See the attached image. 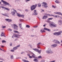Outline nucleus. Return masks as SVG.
Here are the masks:
<instances>
[{
	"label": "nucleus",
	"instance_id": "obj_49",
	"mask_svg": "<svg viewBox=\"0 0 62 62\" xmlns=\"http://www.w3.org/2000/svg\"><path fill=\"white\" fill-rule=\"evenodd\" d=\"M59 23H62V21H61V20H60L59 21Z\"/></svg>",
	"mask_w": 62,
	"mask_h": 62
},
{
	"label": "nucleus",
	"instance_id": "obj_7",
	"mask_svg": "<svg viewBox=\"0 0 62 62\" xmlns=\"http://www.w3.org/2000/svg\"><path fill=\"white\" fill-rule=\"evenodd\" d=\"M14 29L16 30H18V26L15 24H14Z\"/></svg>",
	"mask_w": 62,
	"mask_h": 62
},
{
	"label": "nucleus",
	"instance_id": "obj_9",
	"mask_svg": "<svg viewBox=\"0 0 62 62\" xmlns=\"http://www.w3.org/2000/svg\"><path fill=\"white\" fill-rule=\"evenodd\" d=\"M53 41L55 43H57V44H60V43L58 40L56 39L54 40Z\"/></svg>",
	"mask_w": 62,
	"mask_h": 62
},
{
	"label": "nucleus",
	"instance_id": "obj_1",
	"mask_svg": "<svg viewBox=\"0 0 62 62\" xmlns=\"http://www.w3.org/2000/svg\"><path fill=\"white\" fill-rule=\"evenodd\" d=\"M62 33V31H59L58 32H55L53 33L54 35H56V36H59L61 35V34Z\"/></svg>",
	"mask_w": 62,
	"mask_h": 62
},
{
	"label": "nucleus",
	"instance_id": "obj_31",
	"mask_svg": "<svg viewBox=\"0 0 62 62\" xmlns=\"http://www.w3.org/2000/svg\"><path fill=\"white\" fill-rule=\"evenodd\" d=\"M14 33H19V32L16 31H14Z\"/></svg>",
	"mask_w": 62,
	"mask_h": 62
},
{
	"label": "nucleus",
	"instance_id": "obj_29",
	"mask_svg": "<svg viewBox=\"0 0 62 62\" xmlns=\"http://www.w3.org/2000/svg\"><path fill=\"white\" fill-rule=\"evenodd\" d=\"M26 27H27L28 28H30V26L28 25H26Z\"/></svg>",
	"mask_w": 62,
	"mask_h": 62
},
{
	"label": "nucleus",
	"instance_id": "obj_42",
	"mask_svg": "<svg viewBox=\"0 0 62 62\" xmlns=\"http://www.w3.org/2000/svg\"><path fill=\"white\" fill-rule=\"evenodd\" d=\"M11 52H14V50H11Z\"/></svg>",
	"mask_w": 62,
	"mask_h": 62
},
{
	"label": "nucleus",
	"instance_id": "obj_45",
	"mask_svg": "<svg viewBox=\"0 0 62 62\" xmlns=\"http://www.w3.org/2000/svg\"><path fill=\"white\" fill-rule=\"evenodd\" d=\"M0 60H2V61H4V60L3 59L1 58H0Z\"/></svg>",
	"mask_w": 62,
	"mask_h": 62
},
{
	"label": "nucleus",
	"instance_id": "obj_53",
	"mask_svg": "<svg viewBox=\"0 0 62 62\" xmlns=\"http://www.w3.org/2000/svg\"><path fill=\"white\" fill-rule=\"evenodd\" d=\"M24 52H22L21 53V54H24Z\"/></svg>",
	"mask_w": 62,
	"mask_h": 62
},
{
	"label": "nucleus",
	"instance_id": "obj_22",
	"mask_svg": "<svg viewBox=\"0 0 62 62\" xmlns=\"http://www.w3.org/2000/svg\"><path fill=\"white\" fill-rule=\"evenodd\" d=\"M18 48L16 47H14L13 48V49L14 50H16Z\"/></svg>",
	"mask_w": 62,
	"mask_h": 62
},
{
	"label": "nucleus",
	"instance_id": "obj_37",
	"mask_svg": "<svg viewBox=\"0 0 62 62\" xmlns=\"http://www.w3.org/2000/svg\"><path fill=\"white\" fill-rule=\"evenodd\" d=\"M22 21H23V19H20L19 20V22H22Z\"/></svg>",
	"mask_w": 62,
	"mask_h": 62
},
{
	"label": "nucleus",
	"instance_id": "obj_54",
	"mask_svg": "<svg viewBox=\"0 0 62 62\" xmlns=\"http://www.w3.org/2000/svg\"><path fill=\"white\" fill-rule=\"evenodd\" d=\"M55 62V61H51V62Z\"/></svg>",
	"mask_w": 62,
	"mask_h": 62
},
{
	"label": "nucleus",
	"instance_id": "obj_5",
	"mask_svg": "<svg viewBox=\"0 0 62 62\" xmlns=\"http://www.w3.org/2000/svg\"><path fill=\"white\" fill-rule=\"evenodd\" d=\"M43 5H42V7L43 8H47L48 7V6L47 5V4L46 3V2H43L42 3Z\"/></svg>",
	"mask_w": 62,
	"mask_h": 62
},
{
	"label": "nucleus",
	"instance_id": "obj_23",
	"mask_svg": "<svg viewBox=\"0 0 62 62\" xmlns=\"http://www.w3.org/2000/svg\"><path fill=\"white\" fill-rule=\"evenodd\" d=\"M55 2L56 3H57V4H59V3H60V2L58 1V0L55 1Z\"/></svg>",
	"mask_w": 62,
	"mask_h": 62
},
{
	"label": "nucleus",
	"instance_id": "obj_26",
	"mask_svg": "<svg viewBox=\"0 0 62 62\" xmlns=\"http://www.w3.org/2000/svg\"><path fill=\"white\" fill-rule=\"evenodd\" d=\"M33 15H38V13L37 12H35L33 13Z\"/></svg>",
	"mask_w": 62,
	"mask_h": 62
},
{
	"label": "nucleus",
	"instance_id": "obj_2",
	"mask_svg": "<svg viewBox=\"0 0 62 62\" xmlns=\"http://www.w3.org/2000/svg\"><path fill=\"white\" fill-rule=\"evenodd\" d=\"M11 11L12 12L11 13V14L13 16H15V12L17 13V11L14 9H12Z\"/></svg>",
	"mask_w": 62,
	"mask_h": 62
},
{
	"label": "nucleus",
	"instance_id": "obj_28",
	"mask_svg": "<svg viewBox=\"0 0 62 62\" xmlns=\"http://www.w3.org/2000/svg\"><path fill=\"white\" fill-rule=\"evenodd\" d=\"M38 7H41V4L39 3L38 4Z\"/></svg>",
	"mask_w": 62,
	"mask_h": 62
},
{
	"label": "nucleus",
	"instance_id": "obj_47",
	"mask_svg": "<svg viewBox=\"0 0 62 62\" xmlns=\"http://www.w3.org/2000/svg\"><path fill=\"white\" fill-rule=\"evenodd\" d=\"M58 12H54V13H55L56 14H58Z\"/></svg>",
	"mask_w": 62,
	"mask_h": 62
},
{
	"label": "nucleus",
	"instance_id": "obj_51",
	"mask_svg": "<svg viewBox=\"0 0 62 62\" xmlns=\"http://www.w3.org/2000/svg\"><path fill=\"white\" fill-rule=\"evenodd\" d=\"M42 62H45V61L44 60H42Z\"/></svg>",
	"mask_w": 62,
	"mask_h": 62
},
{
	"label": "nucleus",
	"instance_id": "obj_55",
	"mask_svg": "<svg viewBox=\"0 0 62 62\" xmlns=\"http://www.w3.org/2000/svg\"><path fill=\"white\" fill-rule=\"evenodd\" d=\"M4 35H2L1 34L0 36L1 37H3V36H4Z\"/></svg>",
	"mask_w": 62,
	"mask_h": 62
},
{
	"label": "nucleus",
	"instance_id": "obj_10",
	"mask_svg": "<svg viewBox=\"0 0 62 62\" xmlns=\"http://www.w3.org/2000/svg\"><path fill=\"white\" fill-rule=\"evenodd\" d=\"M17 16H18V17H24V15H20L18 13H17Z\"/></svg>",
	"mask_w": 62,
	"mask_h": 62
},
{
	"label": "nucleus",
	"instance_id": "obj_33",
	"mask_svg": "<svg viewBox=\"0 0 62 62\" xmlns=\"http://www.w3.org/2000/svg\"><path fill=\"white\" fill-rule=\"evenodd\" d=\"M11 58L12 59H13V56L12 55H11Z\"/></svg>",
	"mask_w": 62,
	"mask_h": 62
},
{
	"label": "nucleus",
	"instance_id": "obj_44",
	"mask_svg": "<svg viewBox=\"0 0 62 62\" xmlns=\"http://www.w3.org/2000/svg\"><path fill=\"white\" fill-rule=\"evenodd\" d=\"M58 14H59V15H61V13L60 12H58Z\"/></svg>",
	"mask_w": 62,
	"mask_h": 62
},
{
	"label": "nucleus",
	"instance_id": "obj_52",
	"mask_svg": "<svg viewBox=\"0 0 62 62\" xmlns=\"http://www.w3.org/2000/svg\"><path fill=\"white\" fill-rule=\"evenodd\" d=\"M37 47L38 48H40V47L39 46H37Z\"/></svg>",
	"mask_w": 62,
	"mask_h": 62
},
{
	"label": "nucleus",
	"instance_id": "obj_13",
	"mask_svg": "<svg viewBox=\"0 0 62 62\" xmlns=\"http://www.w3.org/2000/svg\"><path fill=\"white\" fill-rule=\"evenodd\" d=\"M2 8H4V9H5L6 10H8V11H9L10 10V9H9L8 8H6V7H2Z\"/></svg>",
	"mask_w": 62,
	"mask_h": 62
},
{
	"label": "nucleus",
	"instance_id": "obj_15",
	"mask_svg": "<svg viewBox=\"0 0 62 62\" xmlns=\"http://www.w3.org/2000/svg\"><path fill=\"white\" fill-rule=\"evenodd\" d=\"M15 37L16 38H19V37H21V35L18 34L17 35H15Z\"/></svg>",
	"mask_w": 62,
	"mask_h": 62
},
{
	"label": "nucleus",
	"instance_id": "obj_16",
	"mask_svg": "<svg viewBox=\"0 0 62 62\" xmlns=\"http://www.w3.org/2000/svg\"><path fill=\"white\" fill-rule=\"evenodd\" d=\"M48 18V16H44L42 18L43 19H46Z\"/></svg>",
	"mask_w": 62,
	"mask_h": 62
},
{
	"label": "nucleus",
	"instance_id": "obj_18",
	"mask_svg": "<svg viewBox=\"0 0 62 62\" xmlns=\"http://www.w3.org/2000/svg\"><path fill=\"white\" fill-rule=\"evenodd\" d=\"M19 25L20 26V28L21 29H23V28L22 27V24H19Z\"/></svg>",
	"mask_w": 62,
	"mask_h": 62
},
{
	"label": "nucleus",
	"instance_id": "obj_48",
	"mask_svg": "<svg viewBox=\"0 0 62 62\" xmlns=\"http://www.w3.org/2000/svg\"><path fill=\"white\" fill-rule=\"evenodd\" d=\"M25 11H28V10L27 9H26L25 10Z\"/></svg>",
	"mask_w": 62,
	"mask_h": 62
},
{
	"label": "nucleus",
	"instance_id": "obj_64",
	"mask_svg": "<svg viewBox=\"0 0 62 62\" xmlns=\"http://www.w3.org/2000/svg\"><path fill=\"white\" fill-rule=\"evenodd\" d=\"M43 26H44V27H45V25H43Z\"/></svg>",
	"mask_w": 62,
	"mask_h": 62
},
{
	"label": "nucleus",
	"instance_id": "obj_6",
	"mask_svg": "<svg viewBox=\"0 0 62 62\" xmlns=\"http://www.w3.org/2000/svg\"><path fill=\"white\" fill-rule=\"evenodd\" d=\"M1 2H3V4H5V5H8V6H10V4H9L8 3V2L5 1L3 0H1Z\"/></svg>",
	"mask_w": 62,
	"mask_h": 62
},
{
	"label": "nucleus",
	"instance_id": "obj_41",
	"mask_svg": "<svg viewBox=\"0 0 62 62\" xmlns=\"http://www.w3.org/2000/svg\"><path fill=\"white\" fill-rule=\"evenodd\" d=\"M6 26H2V28H6Z\"/></svg>",
	"mask_w": 62,
	"mask_h": 62
},
{
	"label": "nucleus",
	"instance_id": "obj_27",
	"mask_svg": "<svg viewBox=\"0 0 62 62\" xmlns=\"http://www.w3.org/2000/svg\"><path fill=\"white\" fill-rule=\"evenodd\" d=\"M1 14L3 16H8L7 15V14Z\"/></svg>",
	"mask_w": 62,
	"mask_h": 62
},
{
	"label": "nucleus",
	"instance_id": "obj_46",
	"mask_svg": "<svg viewBox=\"0 0 62 62\" xmlns=\"http://www.w3.org/2000/svg\"><path fill=\"white\" fill-rule=\"evenodd\" d=\"M38 58H41V56H39L38 57Z\"/></svg>",
	"mask_w": 62,
	"mask_h": 62
},
{
	"label": "nucleus",
	"instance_id": "obj_38",
	"mask_svg": "<svg viewBox=\"0 0 62 62\" xmlns=\"http://www.w3.org/2000/svg\"><path fill=\"white\" fill-rule=\"evenodd\" d=\"M8 31H12V30H11V29H8Z\"/></svg>",
	"mask_w": 62,
	"mask_h": 62
},
{
	"label": "nucleus",
	"instance_id": "obj_30",
	"mask_svg": "<svg viewBox=\"0 0 62 62\" xmlns=\"http://www.w3.org/2000/svg\"><path fill=\"white\" fill-rule=\"evenodd\" d=\"M2 43H4L5 42V43H6V41H5V40H3L2 41Z\"/></svg>",
	"mask_w": 62,
	"mask_h": 62
},
{
	"label": "nucleus",
	"instance_id": "obj_50",
	"mask_svg": "<svg viewBox=\"0 0 62 62\" xmlns=\"http://www.w3.org/2000/svg\"><path fill=\"white\" fill-rule=\"evenodd\" d=\"M38 27V26H36L34 27H35V28H36V27Z\"/></svg>",
	"mask_w": 62,
	"mask_h": 62
},
{
	"label": "nucleus",
	"instance_id": "obj_43",
	"mask_svg": "<svg viewBox=\"0 0 62 62\" xmlns=\"http://www.w3.org/2000/svg\"><path fill=\"white\" fill-rule=\"evenodd\" d=\"M29 58H32V56H30L29 57Z\"/></svg>",
	"mask_w": 62,
	"mask_h": 62
},
{
	"label": "nucleus",
	"instance_id": "obj_11",
	"mask_svg": "<svg viewBox=\"0 0 62 62\" xmlns=\"http://www.w3.org/2000/svg\"><path fill=\"white\" fill-rule=\"evenodd\" d=\"M51 26H52L54 27H56L57 26L53 22L51 24Z\"/></svg>",
	"mask_w": 62,
	"mask_h": 62
},
{
	"label": "nucleus",
	"instance_id": "obj_32",
	"mask_svg": "<svg viewBox=\"0 0 62 62\" xmlns=\"http://www.w3.org/2000/svg\"><path fill=\"white\" fill-rule=\"evenodd\" d=\"M20 45H18L16 47V48H17L18 49V47H20Z\"/></svg>",
	"mask_w": 62,
	"mask_h": 62
},
{
	"label": "nucleus",
	"instance_id": "obj_34",
	"mask_svg": "<svg viewBox=\"0 0 62 62\" xmlns=\"http://www.w3.org/2000/svg\"><path fill=\"white\" fill-rule=\"evenodd\" d=\"M53 18H50L48 19V20H53Z\"/></svg>",
	"mask_w": 62,
	"mask_h": 62
},
{
	"label": "nucleus",
	"instance_id": "obj_59",
	"mask_svg": "<svg viewBox=\"0 0 62 62\" xmlns=\"http://www.w3.org/2000/svg\"><path fill=\"white\" fill-rule=\"evenodd\" d=\"M2 7H4L0 6V8H2Z\"/></svg>",
	"mask_w": 62,
	"mask_h": 62
},
{
	"label": "nucleus",
	"instance_id": "obj_17",
	"mask_svg": "<svg viewBox=\"0 0 62 62\" xmlns=\"http://www.w3.org/2000/svg\"><path fill=\"white\" fill-rule=\"evenodd\" d=\"M44 29L45 30H47V31H49V32H50L51 31V30L48 29L47 28H44Z\"/></svg>",
	"mask_w": 62,
	"mask_h": 62
},
{
	"label": "nucleus",
	"instance_id": "obj_62",
	"mask_svg": "<svg viewBox=\"0 0 62 62\" xmlns=\"http://www.w3.org/2000/svg\"><path fill=\"white\" fill-rule=\"evenodd\" d=\"M28 46H30V47H31V45H29Z\"/></svg>",
	"mask_w": 62,
	"mask_h": 62
},
{
	"label": "nucleus",
	"instance_id": "obj_8",
	"mask_svg": "<svg viewBox=\"0 0 62 62\" xmlns=\"http://www.w3.org/2000/svg\"><path fill=\"white\" fill-rule=\"evenodd\" d=\"M32 50H34V51H36V52H37L39 54H40L41 53V50H39L38 49H32Z\"/></svg>",
	"mask_w": 62,
	"mask_h": 62
},
{
	"label": "nucleus",
	"instance_id": "obj_61",
	"mask_svg": "<svg viewBox=\"0 0 62 62\" xmlns=\"http://www.w3.org/2000/svg\"><path fill=\"white\" fill-rule=\"evenodd\" d=\"M31 36H32V37H34V35H31Z\"/></svg>",
	"mask_w": 62,
	"mask_h": 62
},
{
	"label": "nucleus",
	"instance_id": "obj_63",
	"mask_svg": "<svg viewBox=\"0 0 62 62\" xmlns=\"http://www.w3.org/2000/svg\"><path fill=\"white\" fill-rule=\"evenodd\" d=\"M18 40V39H16L15 40V41L16 40Z\"/></svg>",
	"mask_w": 62,
	"mask_h": 62
},
{
	"label": "nucleus",
	"instance_id": "obj_19",
	"mask_svg": "<svg viewBox=\"0 0 62 62\" xmlns=\"http://www.w3.org/2000/svg\"><path fill=\"white\" fill-rule=\"evenodd\" d=\"M45 15H47V16H51L52 15H50V14H47L46 13L45 14Z\"/></svg>",
	"mask_w": 62,
	"mask_h": 62
},
{
	"label": "nucleus",
	"instance_id": "obj_40",
	"mask_svg": "<svg viewBox=\"0 0 62 62\" xmlns=\"http://www.w3.org/2000/svg\"><path fill=\"white\" fill-rule=\"evenodd\" d=\"M52 8H56V7L54 5H52Z\"/></svg>",
	"mask_w": 62,
	"mask_h": 62
},
{
	"label": "nucleus",
	"instance_id": "obj_58",
	"mask_svg": "<svg viewBox=\"0 0 62 62\" xmlns=\"http://www.w3.org/2000/svg\"><path fill=\"white\" fill-rule=\"evenodd\" d=\"M41 10H42V11H44V10H43V9H41Z\"/></svg>",
	"mask_w": 62,
	"mask_h": 62
},
{
	"label": "nucleus",
	"instance_id": "obj_39",
	"mask_svg": "<svg viewBox=\"0 0 62 62\" xmlns=\"http://www.w3.org/2000/svg\"><path fill=\"white\" fill-rule=\"evenodd\" d=\"M33 12H34L33 13H35L36 12H37V10H34Z\"/></svg>",
	"mask_w": 62,
	"mask_h": 62
},
{
	"label": "nucleus",
	"instance_id": "obj_24",
	"mask_svg": "<svg viewBox=\"0 0 62 62\" xmlns=\"http://www.w3.org/2000/svg\"><path fill=\"white\" fill-rule=\"evenodd\" d=\"M57 16H55V15H51V16H53L54 17H55L57 18Z\"/></svg>",
	"mask_w": 62,
	"mask_h": 62
},
{
	"label": "nucleus",
	"instance_id": "obj_14",
	"mask_svg": "<svg viewBox=\"0 0 62 62\" xmlns=\"http://www.w3.org/2000/svg\"><path fill=\"white\" fill-rule=\"evenodd\" d=\"M5 20L6 21H7V22H11L12 21V20L11 19H5Z\"/></svg>",
	"mask_w": 62,
	"mask_h": 62
},
{
	"label": "nucleus",
	"instance_id": "obj_3",
	"mask_svg": "<svg viewBox=\"0 0 62 62\" xmlns=\"http://www.w3.org/2000/svg\"><path fill=\"white\" fill-rule=\"evenodd\" d=\"M37 6V5L36 4L35 5H33L31 6V11L34 10L36 8Z\"/></svg>",
	"mask_w": 62,
	"mask_h": 62
},
{
	"label": "nucleus",
	"instance_id": "obj_57",
	"mask_svg": "<svg viewBox=\"0 0 62 62\" xmlns=\"http://www.w3.org/2000/svg\"><path fill=\"white\" fill-rule=\"evenodd\" d=\"M47 23H50V21H49V20L47 21Z\"/></svg>",
	"mask_w": 62,
	"mask_h": 62
},
{
	"label": "nucleus",
	"instance_id": "obj_20",
	"mask_svg": "<svg viewBox=\"0 0 62 62\" xmlns=\"http://www.w3.org/2000/svg\"><path fill=\"white\" fill-rule=\"evenodd\" d=\"M34 61H35V62H38V60L36 58H35L33 60Z\"/></svg>",
	"mask_w": 62,
	"mask_h": 62
},
{
	"label": "nucleus",
	"instance_id": "obj_12",
	"mask_svg": "<svg viewBox=\"0 0 62 62\" xmlns=\"http://www.w3.org/2000/svg\"><path fill=\"white\" fill-rule=\"evenodd\" d=\"M57 44H54L51 45L52 48H54V47H57Z\"/></svg>",
	"mask_w": 62,
	"mask_h": 62
},
{
	"label": "nucleus",
	"instance_id": "obj_21",
	"mask_svg": "<svg viewBox=\"0 0 62 62\" xmlns=\"http://www.w3.org/2000/svg\"><path fill=\"white\" fill-rule=\"evenodd\" d=\"M35 55L34 54H33L32 55V56L33 57V58H36V57H35Z\"/></svg>",
	"mask_w": 62,
	"mask_h": 62
},
{
	"label": "nucleus",
	"instance_id": "obj_4",
	"mask_svg": "<svg viewBox=\"0 0 62 62\" xmlns=\"http://www.w3.org/2000/svg\"><path fill=\"white\" fill-rule=\"evenodd\" d=\"M46 52L47 54H52L53 53V52L51 51L50 48H48L46 51Z\"/></svg>",
	"mask_w": 62,
	"mask_h": 62
},
{
	"label": "nucleus",
	"instance_id": "obj_56",
	"mask_svg": "<svg viewBox=\"0 0 62 62\" xmlns=\"http://www.w3.org/2000/svg\"><path fill=\"white\" fill-rule=\"evenodd\" d=\"M27 55H28V56H30V54H27Z\"/></svg>",
	"mask_w": 62,
	"mask_h": 62
},
{
	"label": "nucleus",
	"instance_id": "obj_25",
	"mask_svg": "<svg viewBox=\"0 0 62 62\" xmlns=\"http://www.w3.org/2000/svg\"><path fill=\"white\" fill-rule=\"evenodd\" d=\"M45 31H42V30H40V32H41V33H44V32H45Z\"/></svg>",
	"mask_w": 62,
	"mask_h": 62
},
{
	"label": "nucleus",
	"instance_id": "obj_60",
	"mask_svg": "<svg viewBox=\"0 0 62 62\" xmlns=\"http://www.w3.org/2000/svg\"><path fill=\"white\" fill-rule=\"evenodd\" d=\"M0 50L1 51H3V50L1 48H0Z\"/></svg>",
	"mask_w": 62,
	"mask_h": 62
},
{
	"label": "nucleus",
	"instance_id": "obj_36",
	"mask_svg": "<svg viewBox=\"0 0 62 62\" xmlns=\"http://www.w3.org/2000/svg\"><path fill=\"white\" fill-rule=\"evenodd\" d=\"M10 46H12V43H10Z\"/></svg>",
	"mask_w": 62,
	"mask_h": 62
},
{
	"label": "nucleus",
	"instance_id": "obj_35",
	"mask_svg": "<svg viewBox=\"0 0 62 62\" xmlns=\"http://www.w3.org/2000/svg\"><path fill=\"white\" fill-rule=\"evenodd\" d=\"M40 44H41V43L40 42L39 43L37 44V46H39V45Z\"/></svg>",
	"mask_w": 62,
	"mask_h": 62
}]
</instances>
